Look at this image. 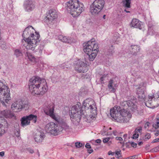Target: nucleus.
<instances>
[{
    "label": "nucleus",
    "instance_id": "1",
    "mask_svg": "<svg viewBox=\"0 0 159 159\" xmlns=\"http://www.w3.org/2000/svg\"><path fill=\"white\" fill-rule=\"evenodd\" d=\"M91 99H88L84 100L83 103L82 108L81 105L77 104L76 105H74L71 108L70 115V119L74 124L78 123L80 121L81 116L85 117V111L82 110L84 109L85 110H90V112L94 115L97 114L96 107L93 103Z\"/></svg>",
    "mask_w": 159,
    "mask_h": 159
},
{
    "label": "nucleus",
    "instance_id": "2",
    "mask_svg": "<svg viewBox=\"0 0 159 159\" xmlns=\"http://www.w3.org/2000/svg\"><path fill=\"white\" fill-rule=\"evenodd\" d=\"M29 89L32 94L43 95L47 91L48 86L45 79L34 76L30 79Z\"/></svg>",
    "mask_w": 159,
    "mask_h": 159
},
{
    "label": "nucleus",
    "instance_id": "3",
    "mask_svg": "<svg viewBox=\"0 0 159 159\" xmlns=\"http://www.w3.org/2000/svg\"><path fill=\"white\" fill-rule=\"evenodd\" d=\"M29 28H34L31 26H29L26 27L23 32L22 37L23 40L25 43L26 44H23L27 50H34L36 46L38 44L40 40V35L39 33L35 32V35L33 33L31 34L29 30Z\"/></svg>",
    "mask_w": 159,
    "mask_h": 159
},
{
    "label": "nucleus",
    "instance_id": "4",
    "mask_svg": "<svg viewBox=\"0 0 159 159\" xmlns=\"http://www.w3.org/2000/svg\"><path fill=\"white\" fill-rule=\"evenodd\" d=\"M110 113L112 119L119 122H127L131 116V114L126 110L115 107L110 110Z\"/></svg>",
    "mask_w": 159,
    "mask_h": 159
},
{
    "label": "nucleus",
    "instance_id": "5",
    "mask_svg": "<svg viewBox=\"0 0 159 159\" xmlns=\"http://www.w3.org/2000/svg\"><path fill=\"white\" fill-rule=\"evenodd\" d=\"M83 46L84 51L87 54V57L90 61H93L96 57L98 51V44L93 39L87 43H84Z\"/></svg>",
    "mask_w": 159,
    "mask_h": 159
},
{
    "label": "nucleus",
    "instance_id": "6",
    "mask_svg": "<svg viewBox=\"0 0 159 159\" xmlns=\"http://www.w3.org/2000/svg\"><path fill=\"white\" fill-rule=\"evenodd\" d=\"M10 91L8 87L0 80V102L3 106L6 107L11 100Z\"/></svg>",
    "mask_w": 159,
    "mask_h": 159
},
{
    "label": "nucleus",
    "instance_id": "7",
    "mask_svg": "<svg viewBox=\"0 0 159 159\" xmlns=\"http://www.w3.org/2000/svg\"><path fill=\"white\" fill-rule=\"evenodd\" d=\"M28 102L26 101H23L20 99L16 101L11 105V108L12 110L16 112H18L20 111L23 108L25 110L28 108Z\"/></svg>",
    "mask_w": 159,
    "mask_h": 159
},
{
    "label": "nucleus",
    "instance_id": "8",
    "mask_svg": "<svg viewBox=\"0 0 159 159\" xmlns=\"http://www.w3.org/2000/svg\"><path fill=\"white\" fill-rule=\"evenodd\" d=\"M66 8L67 10L73 9L78 10H84V7L83 4L78 0H72L67 3Z\"/></svg>",
    "mask_w": 159,
    "mask_h": 159
},
{
    "label": "nucleus",
    "instance_id": "9",
    "mask_svg": "<svg viewBox=\"0 0 159 159\" xmlns=\"http://www.w3.org/2000/svg\"><path fill=\"white\" fill-rule=\"evenodd\" d=\"M45 129L47 132L49 133L54 135H57L58 133L61 131L59 129L58 125L52 122L47 124L45 126Z\"/></svg>",
    "mask_w": 159,
    "mask_h": 159
},
{
    "label": "nucleus",
    "instance_id": "10",
    "mask_svg": "<svg viewBox=\"0 0 159 159\" xmlns=\"http://www.w3.org/2000/svg\"><path fill=\"white\" fill-rule=\"evenodd\" d=\"M57 17L56 11H48L46 16L44 19V22L47 24H50Z\"/></svg>",
    "mask_w": 159,
    "mask_h": 159
},
{
    "label": "nucleus",
    "instance_id": "11",
    "mask_svg": "<svg viewBox=\"0 0 159 159\" xmlns=\"http://www.w3.org/2000/svg\"><path fill=\"white\" fill-rule=\"evenodd\" d=\"M87 64L80 60H78L75 65V71L79 73H85L87 71Z\"/></svg>",
    "mask_w": 159,
    "mask_h": 159
},
{
    "label": "nucleus",
    "instance_id": "12",
    "mask_svg": "<svg viewBox=\"0 0 159 159\" xmlns=\"http://www.w3.org/2000/svg\"><path fill=\"white\" fill-rule=\"evenodd\" d=\"M153 96H149L148 100L145 102L146 105L150 108H153L159 105V96L157 99H154Z\"/></svg>",
    "mask_w": 159,
    "mask_h": 159
},
{
    "label": "nucleus",
    "instance_id": "13",
    "mask_svg": "<svg viewBox=\"0 0 159 159\" xmlns=\"http://www.w3.org/2000/svg\"><path fill=\"white\" fill-rule=\"evenodd\" d=\"M37 116L33 114H30L28 116H24L21 119V125L24 126L28 125L30 123V121L33 120L34 123L36 122Z\"/></svg>",
    "mask_w": 159,
    "mask_h": 159
},
{
    "label": "nucleus",
    "instance_id": "14",
    "mask_svg": "<svg viewBox=\"0 0 159 159\" xmlns=\"http://www.w3.org/2000/svg\"><path fill=\"white\" fill-rule=\"evenodd\" d=\"M146 90V86L144 83L139 85V87L136 89V93L139 98L144 99L145 98V92Z\"/></svg>",
    "mask_w": 159,
    "mask_h": 159
},
{
    "label": "nucleus",
    "instance_id": "15",
    "mask_svg": "<svg viewBox=\"0 0 159 159\" xmlns=\"http://www.w3.org/2000/svg\"><path fill=\"white\" fill-rule=\"evenodd\" d=\"M43 110L47 115L49 116L58 122V119L54 114V108L52 105H49L45 107Z\"/></svg>",
    "mask_w": 159,
    "mask_h": 159
},
{
    "label": "nucleus",
    "instance_id": "16",
    "mask_svg": "<svg viewBox=\"0 0 159 159\" xmlns=\"http://www.w3.org/2000/svg\"><path fill=\"white\" fill-rule=\"evenodd\" d=\"M104 2L103 0H95L90 5V10H102L104 7Z\"/></svg>",
    "mask_w": 159,
    "mask_h": 159
},
{
    "label": "nucleus",
    "instance_id": "17",
    "mask_svg": "<svg viewBox=\"0 0 159 159\" xmlns=\"http://www.w3.org/2000/svg\"><path fill=\"white\" fill-rule=\"evenodd\" d=\"M44 133L42 131L37 130L34 135V139L37 143H41L45 137Z\"/></svg>",
    "mask_w": 159,
    "mask_h": 159
},
{
    "label": "nucleus",
    "instance_id": "18",
    "mask_svg": "<svg viewBox=\"0 0 159 159\" xmlns=\"http://www.w3.org/2000/svg\"><path fill=\"white\" fill-rule=\"evenodd\" d=\"M1 117H4L6 118H11L15 117V115L12 112L8 109L4 110L0 113Z\"/></svg>",
    "mask_w": 159,
    "mask_h": 159
},
{
    "label": "nucleus",
    "instance_id": "19",
    "mask_svg": "<svg viewBox=\"0 0 159 159\" xmlns=\"http://www.w3.org/2000/svg\"><path fill=\"white\" fill-rule=\"evenodd\" d=\"M23 6L24 8L26 10L34 9L35 7L33 0H25Z\"/></svg>",
    "mask_w": 159,
    "mask_h": 159
},
{
    "label": "nucleus",
    "instance_id": "20",
    "mask_svg": "<svg viewBox=\"0 0 159 159\" xmlns=\"http://www.w3.org/2000/svg\"><path fill=\"white\" fill-rule=\"evenodd\" d=\"M58 39L66 43H71L75 42V40L73 38L62 35H59Z\"/></svg>",
    "mask_w": 159,
    "mask_h": 159
},
{
    "label": "nucleus",
    "instance_id": "21",
    "mask_svg": "<svg viewBox=\"0 0 159 159\" xmlns=\"http://www.w3.org/2000/svg\"><path fill=\"white\" fill-rule=\"evenodd\" d=\"M125 105L126 104L129 109H130L133 112H136L137 111V107L135 104L130 100H128L124 102Z\"/></svg>",
    "mask_w": 159,
    "mask_h": 159
},
{
    "label": "nucleus",
    "instance_id": "22",
    "mask_svg": "<svg viewBox=\"0 0 159 159\" xmlns=\"http://www.w3.org/2000/svg\"><path fill=\"white\" fill-rule=\"evenodd\" d=\"M131 27L135 28H138L139 29H142L143 27V25L141 21H140L138 19H133L130 24Z\"/></svg>",
    "mask_w": 159,
    "mask_h": 159
},
{
    "label": "nucleus",
    "instance_id": "23",
    "mask_svg": "<svg viewBox=\"0 0 159 159\" xmlns=\"http://www.w3.org/2000/svg\"><path fill=\"white\" fill-rule=\"evenodd\" d=\"M4 122L0 124V136L1 134L5 132V129L7 128L8 124L7 122L5 120H3Z\"/></svg>",
    "mask_w": 159,
    "mask_h": 159
},
{
    "label": "nucleus",
    "instance_id": "24",
    "mask_svg": "<svg viewBox=\"0 0 159 159\" xmlns=\"http://www.w3.org/2000/svg\"><path fill=\"white\" fill-rule=\"evenodd\" d=\"M116 84L114 83L113 81L111 79L110 80L109 82L108 88L110 91L113 93L115 92L116 89L114 87H116Z\"/></svg>",
    "mask_w": 159,
    "mask_h": 159
},
{
    "label": "nucleus",
    "instance_id": "25",
    "mask_svg": "<svg viewBox=\"0 0 159 159\" xmlns=\"http://www.w3.org/2000/svg\"><path fill=\"white\" fill-rule=\"evenodd\" d=\"M131 50L130 52L131 54L133 55H136L137 53L139 52V48L137 45H132L131 46Z\"/></svg>",
    "mask_w": 159,
    "mask_h": 159
},
{
    "label": "nucleus",
    "instance_id": "26",
    "mask_svg": "<svg viewBox=\"0 0 159 159\" xmlns=\"http://www.w3.org/2000/svg\"><path fill=\"white\" fill-rule=\"evenodd\" d=\"M61 128L59 127V129H61V130L63 129L66 131H68L70 129V127L69 125L66 123L65 122L62 121L61 124Z\"/></svg>",
    "mask_w": 159,
    "mask_h": 159
},
{
    "label": "nucleus",
    "instance_id": "27",
    "mask_svg": "<svg viewBox=\"0 0 159 159\" xmlns=\"http://www.w3.org/2000/svg\"><path fill=\"white\" fill-rule=\"evenodd\" d=\"M114 52V48L113 45H111L107 49L106 54L108 56H111Z\"/></svg>",
    "mask_w": 159,
    "mask_h": 159
},
{
    "label": "nucleus",
    "instance_id": "28",
    "mask_svg": "<svg viewBox=\"0 0 159 159\" xmlns=\"http://www.w3.org/2000/svg\"><path fill=\"white\" fill-rule=\"evenodd\" d=\"M25 55L28 57V59L33 62H34L36 61V59L34 56L31 54L30 53L28 52L25 53Z\"/></svg>",
    "mask_w": 159,
    "mask_h": 159
},
{
    "label": "nucleus",
    "instance_id": "29",
    "mask_svg": "<svg viewBox=\"0 0 159 159\" xmlns=\"http://www.w3.org/2000/svg\"><path fill=\"white\" fill-rule=\"evenodd\" d=\"M120 38V35L117 33H115L111 39V42L115 44L118 43V39Z\"/></svg>",
    "mask_w": 159,
    "mask_h": 159
},
{
    "label": "nucleus",
    "instance_id": "30",
    "mask_svg": "<svg viewBox=\"0 0 159 159\" xmlns=\"http://www.w3.org/2000/svg\"><path fill=\"white\" fill-rule=\"evenodd\" d=\"M123 6L125 8L130 7L131 0H122Z\"/></svg>",
    "mask_w": 159,
    "mask_h": 159
},
{
    "label": "nucleus",
    "instance_id": "31",
    "mask_svg": "<svg viewBox=\"0 0 159 159\" xmlns=\"http://www.w3.org/2000/svg\"><path fill=\"white\" fill-rule=\"evenodd\" d=\"M70 64L68 62L64 63L60 65L61 68L65 70H67L69 68H70Z\"/></svg>",
    "mask_w": 159,
    "mask_h": 159
},
{
    "label": "nucleus",
    "instance_id": "32",
    "mask_svg": "<svg viewBox=\"0 0 159 159\" xmlns=\"http://www.w3.org/2000/svg\"><path fill=\"white\" fill-rule=\"evenodd\" d=\"M68 13H70L73 17H76L78 16L82 12L77 11H68Z\"/></svg>",
    "mask_w": 159,
    "mask_h": 159
},
{
    "label": "nucleus",
    "instance_id": "33",
    "mask_svg": "<svg viewBox=\"0 0 159 159\" xmlns=\"http://www.w3.org/2000/svg\"><path fill=\"white\" fill-rule=\"evenodd\" d=\"M14 54L17 57H18L22 56V52L18 49H16L15 50Z\"/></svg>",
    "mask_w": 159,
    "mask_h": 159
},
{
    "label": "nucleus",
    "instance_id": "34",
    "mask_svg": "<svg viewBox=\"0 0 159 159\" xmlns=\"http://www.w3.org/2000/svg\"><path fill=\"white\" fill-rule=\"evenodd\" d=\"M121 151H116L115 154L117 156V158L118 159H121L122 157L121 156L120 153Z\"/></svg>",
    "mask_w": 159,
    "mask_h": 159
},
{
    "label": "nucleus",
    "instance_id": "35",
    "mask_svg": "<svg viewBox=\"0 0 159 159\" xmlns=\"http://www.w3.org/2000/svg\"><path fill=\"white\" fill-rule=\"evenodd\" d=\"M154 32L153 30L151 28H148V35H152L154 34Z\"/></svg>",
    "mask_w": 159,
    "mask_h": 159
},
{
    "label": "nucleus",
    "instance_id": "36",
    "mask_svg": "<svg viewBox=\"0 0 159 159\" xmlns=\"http://www.w3.org/2000/svg\"><path fill=\"white\" fill-rule=\"evenodd\" d=\"M159 151V147L158 146L157 147H156L150 150L151 152H156Z\"/></svg>",
    "mask_w": 159,
    "mask_h": 159
},
{
    "label": "nucleus",
    "instance_id": "37",
    "mask_svg": "<svg viewBox=\"0 0 159 159\" xmlns=\"http://www.w3.org/2000/svg\"><path fill=\"white\" fill-rule=\"evenodd\" d=\"M75 147L77 148H80L83 146V144L80 142H76L75 143Z\"/></svg>",
    "mask_w": 159,
    "mask_h": 159
},
{
    "label": "nucleus",
    "instance_id": "38",
    "mask_svg": "<svg viewBox=\"0 0 159 159\" xmlns=\"http://www.w3.org/2000/svg\"><path fill=\"white\" fill-rule=\"evenodd\" d=\"M153 126L156 129H157L159 127V122L157 121L153 125Z\"/></svg>",
    "mask_w": 159,
    "mask_h": 159
},
{
    "label": "nucleus",
    "instance_id": "39",
    "mask_svg": "<svg viewBox=\"0 0 159 159\" xmlns=\"http://www.w3.org/2000/svg\"><path fill=\"white\" fill-rule=\"evenodd\" d=\"M142 128L141 127H140L139 128H137L135 129L134 130V132L137 133H138V132L141 133L142 131Z\"/></svg>",
    "mask_w": 159,
    "mask_h": 159
},
{
    "label": "nucleus",
    "instance_id": "40",
    "mask_svg": "<svg viewBox=\"0 0 159 159\" xmlns=\"http://www.w3.org/2000/svg\"><path fill=\"white\" fill-rule=\"evenodd\" d=\"M107 75H104L101 77L100 78V80H101V84L103 83V80L106 77Z\"/></svg>",
    "mask_w": 159,
    "mask_h": 159
},
{
    "label": "nucleus",
    "instance_id": "41",
    "mask_svg": "<svg viewBox=\"0 0 159 159\" xmlns=\"http://www.w3.org/2000/svg\"><path fill=\"white\" fill-rule=\"evenodd\" d=\"M139 136V134L137 133L134 132V134L133 135L132 138L134 139H136Z\"/></svg>",
    "mask_w": 159,
    "mask_h": 159
},
{
    "label": "nucleus",
    "instance_id": "42",
    "mask_svg": "<svg viewBox=\"0 0 159 159\" xmlns=\"http://www.w3.org/2000/svg\"><path fill=\"white\" fill-rule=\"evenodd\" d=\"M110 139V137H107L105 139H104L102 141L104 143H107L109 141V140Z\"/></svg>",
    "mask_w": 159,
    "mask_h": 159
},
{
    "label": "nucleus",
    "instance_id": "43",
    "mask_svg": "<svg viewBox=\"0 0 159 159\" xmlns=\"http://www.w3.org/2000/svg\"><path fill=\"white\" fill-rule=\"evenodd\" d=\"M15 134L16 136V137H17L18 138H20V132L17 130H16V131H15Z\"/></svg>",
    "mask_w": 159,
    "mask_h": 159
},
{
    "label": "nucleus",
    "instance_id": "44",
    "mask_svg": "<svg viewBox=\"0 0 159 159\" xmlns=\"http://www.w3.org/2000/svg\"><path fill=\"white\" fill-rule=\"evenodd\" d=\"M129 144H130L131 145V146L134 148H136L137 146V143L132 142H129Z\"/></svg>",
    "mask_w": 159,
    "mask_h": 159
},
{
    "label": "nucleus",
    "instance_id": "45",
    "mask_svg": "<svg viewBox=\"0 0 159 159\" xmlns=\"http://www.w3.org/2000/svg\"><path fill=\"white\" fill-rule=\"evenodd\" d=\"M123 14H121V16H125L126 14L127 13H129L130 11H121Z\"/></svg>",
    "mask_w": 159,
    "mask_h": 159
},
{
    "label": "nucleus",
    "instance_id": "46",
    "mask_svg": "<svg viewBox=\"0 0 159 159\" xmlns=\"http://www.w3.org/2000/svg\"><path fill=\"white\" fill-rule=\"evenodd\" d=\"M97 11H90V12L92 15L95 16L98 14V12H97Z\"/></svg>",
    "mask_w": 159,
    "mask_h": 159
},
{
    "label": "nucleus",
    "instance_id": "47",
    "mask_svg": "<svg viewBox=\"0 0 159 159\" xmlns=\"http://www.w3.org/2000/svg\"><path fill=\"white\" fill-rule=\"evenodd\" d=\"M151 138L150 134L149 133H147L145 135V139H149Z\"/></svg>",
    "mask_w": 159,
    "mask_h": 159
},
{
    "label": "nucleus",
    "instance_id": "48",
    "mask_svg": "<svg viewBox=\"0 0 159 159\" xmlns=\"http://www.w3.org/2000/svg\"><path fill=\"white\" fill-rule=\"evenodd\" d=\"M85 147L86 148H87V149L91 148V147L90 144L89 143H86V144L85 145Z\"/></svg>",
    "mask_w": 159,
    "mask_h": 159
},
{
    "label": "nucleus",
    "instance_id": "49",
    "mask_svg": "<svg viewBox=\"0 0 159 159\" xmlns=\"http://www.w3.org/2000/svg\"><path fill=\"white\" fill-rule=\"evenodd\" d=\"M136 157V156L135 155L133 156H131L130 157H128L126 158H123V159H134Z\"/></svg>",
    "mask_w": 159,
    "mask_h": 159
},
{
    "label": "nucleus",
    "instance_id": "50",
    "mask_svg": "<svg viewBox=\"0 0 159 159\" xmlns=\"http://www.w3.org/2000/svg\"><path fill=\"white\" fill-rule=\"evenodd\" d=\"M159 142V138L153 140L152 142V143H154Z\"/></svg>",
    "mask_w": 159,
    "mask_h": 159
},
{
    "label": "nucleus",
    "instance_id": "51",
    "mask_svg": "<svg viewBox=\"0 0 159 159\" xmlns=\"http://www.w3.org/2000/svg\"><path fill=\"white\" fill-rule=\"evenodd\" d=\"M89 149H87V152L89 154H91L93 152V150L91 148Z\"/></svg>",
    "mask_w": 159,
    "mask_h": 159
},
{
    "label": "nucleus",
    "instance_id": "52",
    "mask_svg": "<svg viewBox=\"0 0 159 159\" xmlns=\"http://www.w3.org/2000/svg\"><path fill=\"white\" fill-rule=\"evenodd\" d=\"M116 139L117 140H119L120 141H122L123 140V139L121 137H116Z\"/></svg>",
    "mask_w": 159,
    "mask_h": 159
},
{
    "label": "nucleus",
    "instance_id": "53",
    "mask_svg": "<svg viewBox=\"0 0 159 159\" xmlns=\"http://www.w3.org/2000/svg\"><path fill=\"white\" fill-rule=\"evenodd\" d=\"M108 155H111L112 156H113L115 154V152H112L111 151H110L108 152Z\"/></svg>",
    "mask_w": 159,
    "mask_h": 159
},
{
    "label": "nucleus",
    "instance_id": "54",
    "mask_svg": "<svg viewBox=\"0 0 159 159\" xmlns=\"http://www.w3.org/2000/svg\"><path fill=\"white\" fill-rule=\"evenodd\" d=\"M101 142V140L99 139H97L95 140V142L97 143H100Z\"/></svg>",
    "mask_w": 159,
    "mask_h": 159
},
{
    "label": "nucleus",
    "instance_id": "55",
    "mask_svg": "<svg viewBox=\"0 0 159 159\" xmlns=\"http://www.w3.org/2000/svg\"><path fill=\"white\" fill-rule=\"evenodd\" d=\"M4 155V152H0V156L1 157H3Z\"/></svg>",
    "mask_w": 159,
    "mask_h": 159
},
{
    "label": "nucleus",
    "instance_id": "56",
    "mask_svg": "<svg viewBox=\"0 0 159 159\" xmlns=\"http://www.w3.org/2000/svg\"><path fill=\"white\" fill-rule=\"evenodd\" d=\"M29 152L31 153H33L34 152V150L30 149L29 150Z\"/></svg>",
    "mask_w": 159,
    "mask_h": 159
},
{
    "label": "nucleus",
    "instance_id": "57",
    "mask_svg": "<svg viewBox=\"0 0 159 159\" xmlns=\"http://www.w3.org/2000/svg\"><path fill=\"white\" fill-rule=\"evenodd\" d=\"M129 142L128 143H126L125 144V146L126 147L129 148Z\"/></svg>",
    "mask_w": 159,
    "mask_h": 159
},
{
    "label": "nucleus",
    "instance_id": "58",
    "mask_svg": "<svg viewBox=\"0 0 159 159\" xmlns=\"http://www.w3.org/2000/svg\"><path fill=\"white\" fill-rule=\"evenodd\" d=\"M155 135L156 136L159 135V131H157V132L155 134Z\"/></svg>",
    "mask_w": 159,
    "mask_h": 159
},
{
    "label": "nucleus",
    "instance_id": "59",
    "mask_svg": "<svg viewBox=\"0 0 159 159\" xmlns=\"http://www.w3.org/2000/svg\"><path fill=\"white\" fill-rule=\"evenodd\" d=\"M143 144V142L142 141H141V142H139L138 143V144L139 145H141V144Z\"/></svg>",
    "mask_w": 159,
    "mask_h": 159
},
{
    "label": "nucleus",
    "instance_id": "60",
    "mask_svg": "<svg viewBox=\"0 0 159 159\" xmlns=\"http://www.w3.org/2000/svg\"><path fill=\"white\" fill-rule=\"evenodd\" d=\"M116 131H113V134L114 135H115V136L116 135Z\"/></svg>",
    "mask_w": 159,
    "mask_h": 159
},
{
    "label": "nucleus",
    "instance_id": "61",
    "mask_svg": "<svg viewBox=\"0 0 159 159\" xmlns=\"http://www.w3.org/2000/svg\"><path fill=\"white\" fill-rule=\"evenodd\" d=\"M127 134H125L123 135V137L125 138H126L127 137Z\"/></svg>",
    "mask_w": 159,
    "mask_h": 159
},
{
    "label": "nucleus",
    "instance_id": "62",
    "mask_svg": "<svg viewBox=\"0 0 159 159\" xmlns=\"http://www.w3.org/2000/svg\"><path fill=\"white\" fill-rule=\"evenodd\" d=\"M149 124H150L148 122H147L146 123V124H147L148 126H149Z\"/></svg>",
    "mask_w": 159,
    "mask_h": 159
},
{
    "label": "nucleus",
    "instance_id": "63",
    "mask_svg": "<svg viewBox=\"0 0 159 159\" xmlns=\"http://www.w3.org/2000/svg\"><path fill=\"white\" fill-rule=\"evenodd\" d=\"M105 16H106V15H103V18L104 19H105Z\"/></svg>",
    "mask_w": 159,
    "mask_h": 159
},
{
    "label": "nucleus",
    "instance_id": "64",
    "mask_svg": "<svg viewBox=\"0 0 159 159\" xmlns=\"http://www.w3.org/2000/svg\"><path fill=\"white\" fill-rule=\"evenodd\" d=\"M70 159H74V158L73 157H71L70 158Z\"/></svg>",
    "mask_w": 159,
    "mask_h": 159
}]
</instances>
